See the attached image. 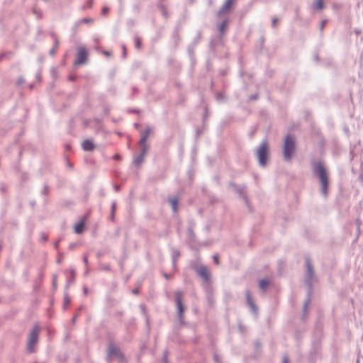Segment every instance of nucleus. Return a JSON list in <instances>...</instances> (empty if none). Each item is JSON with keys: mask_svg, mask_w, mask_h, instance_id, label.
I'll return each mask as SVG.
<instances>
[{"mask_svg": "<svg viewBox=\"0 0 363 363\" xmlns=\"http://www.w3.org/2000/svg\"><path fill=\"white\" fill-rule=\"evenodd\" d=\"M230 23V19L228 17H225L221 23L218 25V30L219 32L220 37L224 35L228 29Z\"/></svg>", "mask_w": 363, "mask_h": 363, "instance_id": "4468645a", "label": "nucleus"}, {"mask_svg": "<svg viewBox=\"0 0 363 363\" xmlns=\"http://www.w3.org/2000/svg\"><path fill=\"white\" fill-rule=\"evenodd\" d=\"M114 189H115V191H118L120 189V186H118V185L114 186Z\"/></svg>", "mask_w": 363, "mask_h": 363, "instance_id": "de8ad7c7", "label": "nucleus"}, {"mask_svg": "<svg viewBox=\"0 0 363 363\" xmlns=\"http://www.w3.org/2000/svg\"><path fill=\"white\" fill-rule=\"evenodd\" d=\"M116 203L114 201V202L112 203L111 211V212H115L116 211Z\"/></svg>", "mask_w": 363, "mask_h": 363, "instance_id": "f704fd0d", "label": "nucleus"}, {"mask_svg": "<svg viewBox=\"0 0 363 363\" xmlns=\"http://www.w3.org/2000/svg\"><path fill=\"white\" fill-rule=\"evenodd\" d=\"M83 261H84V263L86 265V267H88L89 262H88L87 256L86 255H84V257H83Z\"/></svg>", "mask_w": 363, "mask_h": 363, "instance_id": "72a5a7b5", "label": "nucleus"}, {"mask_svg": "<svg viewBox=\"0 0 363 363\" xmlns=\"http://www.w3.org/2000/svg\"><path fill=\"white\" fill-rule=\"evenodd\" d=\"M100 269L101 270H109V267L108 265H106V267H104V265H102L101 267H100Z\"/></svg>", "mask_w": 363, "mask_h": 363, "instance_id": "79ce46f5", "label": "nucleus"}, {"mask_svg": "<svg viewBox=\"0 0 363 363\" xmlns=\"http://www.w3.org/2000/svg\"><path fill=\"white\" fill-rule=\"evenodd\" d=\"M230 186L236 191L237 194H238V195L242 197L244 201H245V203L247 204L248 203V199H247V197L245 194V190L246 189V186L245 185H242L241 186H237L235 184L231 182L230 183Z\"/></svg>", "mask_w": 363, "mask_h": 363, "instance_id": "9d476101", "label": "nucleus"}, {"mask_svg": "<svg viewBox=\"0 0 363 363\" xmlns=\"http://www.w3.org/2000/svg\"><path fill=\"white\" fill-rule=\"evenodd\" d=\"M71 301L69 298L68 294L67 292L65 293L64 295V306L66 307L69 305Z\"/></svg>", "mask_w": 363, "mask_h": 363, "instance_id": "b1692460", "label": "nucleus"}, {"mask_svg": "<svg viewBox=\"0 0 363 363\" xmlns=\"http://www.w3.org/2000/svg\"><path fill=\"white\" fill-rule=\"evenodd\" d=\"M69 79H70L71 81H73V80L74 79V77H72V76H71V77H69Z\"/></svg>", "mask_w": 363, "mask_h": 363, "instance_id": "e2e57ef3", "label": "nucleus"}, {"mask_svg": "<svg viewBox=\"0 0 363 363\" xmlns=\"http://www.w3.org/2000/svg\"><path fill=\"white\" fill-rule=\"evenodd\" d=\"M76 247V243H71L69 246V249L73 250Z\"/></svg>", "mask_w": 363, "mask_h": 363, "instance_id": "c03bdc74", "label": "nucleus"}, {"mask_svg": "<svg viewBox=\"0 0 363 363\" xmlns=\"http://www.w3.org/2000/svg\"><path fill=\"white\" fill-rule=\"evenodd\" d=\"M40 330V328L39 325H35L30 331L28 335L26 346V349L28 353H33L35 352L34 346L38 341Z\"/></svg>", "mask_w": 363, "mask_h": 363, "instance_id": "39448f33", "label": "nucleus"}, {"mask_svg": "<svg viewBox=\"0 0 363 363\" xmlns=\"http://www.w3.org/2000/svg\"><path fill=\"white\" fill-rule=\"evenodd\" d=\"M311 164L313 172L319 178L321 184V193L324 196H327L329 182L327 170L323 164V162L320 160H313L311 162Z\"/></svg>", "mask_w": 363, "mask_h": 363, "instance_id": "f03ea898", "label": "nucleus"}, {"mask_svg": "<svg viewBox=\"0 0 363 363\" xmlns=\"http://www.w3.org/2000/svg\"><path fill=\"white\" fill-rule=\"evenodd\" d=\"M198 275H199L204 281L208 282L210 280L211 274L206 266H201L196 269Z\"/></svg>", "mask_w": 363, "mask_h": 363, "instance_id": "ddd939ff", "label": "nucleus"}, {"mask_svg": "<svg viewBox=\"0 0 363 363\" xmlns=\"http://www.w3.org/2000/svg\"><path fill=\"white\" fill-rule=\"evenodd\" d=\"M52 37L54 38L55 45H54V47H52V48L50 50V52H49L50 55L52 56L55 55V52L59 46V40H58L57 37L56 36V35L53 34Z\"/></svg>", "mask_w": 363, "mask_h": 363, "instance_id": "6ab92c4d", "label": "nucleus"}, {"mask_svg": "<svg viewBox=\"0 0 363 363\" xmlns=\"http://www.w3.org/2000/svg\"><path fill=\"white\" fill-rule=\"evenodd\" d=\"M234 0H225L220 9L217 11L216 16L220 17L223 14L228 13L233 8Z\"/></svg>", "mask_w": 363, "mask_h": 363, "instance_id": "1a4fd4ad", "label": "nucleus"}, {"mask_svg": "<svg viewBox=\"0 0 363 363\" xmlns=\"http://www.w3.org/2000/svg\"><path fill=\"white\" fill-rule=\"evenodd\" d=\"M140 154L137 156H135L133 159V164L137 166H140L143 162L145 155L148 151L149 147H140Z\"/></svg>", "mask_w": 363, "mask_h": 363, "instance_id": "9b49d317", "label": "nucleus"}, {"mask_svg": "<svg viewBox=\"0 0 363 363\" xmlns=\"http://www.w3.org/2000/svg\"><path fill=\"white\" fill-rule=\"evenodd\" d=\"M77 315H75L72 318V322L74 323L77 319Z\"/></svg>", "mask_w": 363, "mask_h": 363, "instance_id": "5fc2aeb1", "label": "nucleus"}, {"mask_svg": "<svg viewBox=\"0 0 363 363\" xmlns=\"http://www.w3.org/2000/svg\"><path fill=\"white\" fill-rule=\"evenodd\" d=\"M305 264L306 267V272L305 274V284L308 288V298H306L303 304V318H306L307 316V311L311 303V294L313 283L316 281L314 268L309 257H305Z\"/></svg>", "mask_w": 363, "mask_h": 363, "instance_id": "f257e3e1", "label": "nucleus"}, {"mask_svg": "<svg viewBox=\"0 0 363 363\" xmlns=\"http://www.w3.org/2000/svg\"><path fill=\"white\" fill-rule=\"evenodd\" d=\"M164 277L167 279H169L170 278L169 275H168L166 273H164Z\"/></svg>", "mask_w": 363, "mask_h": 363, "instance_id": "864d4df0", "label": "nucleus"}, {"mask_svg": "<svg viewBox=\"0 0 363 363\" xmlns=\"http://www.w3.org/2000/svg\"><path fill=\"white\" fill-rule=\"evenodd\" d=\"M114 218H115V212L111 211V215H110L111 220L114 221Z\"/></svg>", "mask_w": 363, "mask_h": 363, "instance_id": "ea45409f", "label": "nucleus"}, {"mask_svg": "<svg viewBox=\"0 0 363 363\" xmlns=\"http://www.w3.org/2000/svg\"><path fill=\"white\" fill-rule=\"evenodd\" d=\"M133 293L135 294H137L138 293V289H134L133 291Z\"/></svg>", "mask_w": 363, "mask_h": 363, "instance_id": "13d9d810", "label": "nucleus"}, {"mask_svg": "<svg viewBox=\"0 0 363 363\" xmlns=\"http://www.w3.org/2000/svg\"><path fill=\"white\" fill-rule=\"evenodd\" d=\"M245 297H246L247 303L249 305V306L251 308V310L255 313L257 312V308L256 305L255 304V303L253 302V301L252 299L250 291L247 290L245 291Z\"/></svg>", "mask_w": 363, "mask_h": 363, "instance_id": "2eb2a0df", "label": "nucleus"}, {"mask_svg": "<svg viewBox=\"0 0 363 363\" xmlns=\"http://www.w3.org/2000/svg\"><path fill=\"white\" fill-rule=\"evenodd\" d=\"M282 363H289V359L287 356L283 357Z\"/></svg>", "mask_w": 363, "mask_h": 363, "instance_id": "4c0bfd02", "label": "nucleus"}, {"mask_svg": "<svg viewBox=\"0 0 363 363\" xmlns=\"http://www.w3.org/2000/svg\"><path fill=\"white\" fill-rule=\"evenodd\" d=\"M132 112H133V113H138V111H136V110L132 111Z\"/></svg>", "mask_w": 363, "mask_h": 363, "instance_id": "69168bd1", "label": "nucleus"}, {"mask_svg": "<svg viewBox=\"0 0 363 363\" xmlns=\"http://www.w3.org/2000/svg\"><path fill=\"white\" fill-rule=\"evenodd\" d=\"M135 46L138 49H140V47H141V42H140V40L139 38L136 37L135 38Z\"/></svg>", "mask_w": 363, "mask_h": 363, "instance_id": "393cba45", "label": "nucleus"}, {"mask_svg": "<svg viewBox=\"0 0 363 363\" xmlns=\"http://www.w3.org/2000/svg\"><path fill=\"white\" fill-rule=\"evenodd\" d=\"M70 277H67L66 288H68L70 285L73 284L75 281V269L74 268L69 269Z\"/></svg>", "mask_w": 363, "mask_h": 363, "instance_id": "f3484780", "label": "nucleus"}, {"mask_svg": "<svg viewBox=\"0 0 363 363\" xmlns=\"http://www.w3.org/2000/svg\"><path fill=\"white\" fill-rule=\"evenodd\" d=\"M18 84H22L23 82V79L20 78L18 81Z\"/></svg>", "mask_w": 363, "mask_h": 363, "instance_id": "6e6d98bb", "label": "nucleus"}, {"mask_svg": "<svg viewBox=\"0 0 363 363\" xmlns=\"http://www.w3.org/2000/svg\"><path fill=\"white\" fill-rule=\"evenodd\" d=\"M60 240H58L55 243V247L57 250L58 247H59V244H60Z\"/></svg>", "mask_w": 363, "mask_h": 363, "instance_id": "37998d69", "label": "nucleus"}, {"mask_svg": "<svg viewBox=\"0 0 363 363\" xmlns=\"http://www.w3.org/2000/svg\"><path fill=\"white\" fill-rule=\"evenodd\" d=\"M326 23V20H323L321 21L320 24V26H319V28L320 30L322 31L325 27V25Z\"/></svg>", "mask_w": 363, "mask_h": 363, "instance_id": "c756f323", "label": "nucleus"}, {"mask_svg": "<svg viewBox=\"0 0 363 363\" xmlns=\"http://www.w3.org/2000/svg\"><path fill=\"white\" fill-rule=\"evenodd\" d=\"M10 55V53H9ZM8 55L6 53H1L0 55V62L2 60L3 58L6 57Z\"/></svg>", "mask_w": 363, "mask_h": 363, "instance_id": "58836bf2", "label": "nucleus"}, {"mask_svg": "<svg viewBox=\"0 0 363 363\" xmlns=\"http://www.w3.org/2000/svg\"><path fill=\"white\" fill-rule=\"evenodd\" d=\"M269 284V281L267 279H261L259 283V288L262 290H266L267 287Z\"/></svg>", "mask_w": 363, "mask_h": 363, "instance_id": "5701e85b", "label": "nucleus"}, {"mask_svg": "<svg viewBox=\"0 0 363 363\" xmlns=\"http://www.w3.org/2000/svg\"><path fill=\"white\" fill-rule=\"evenodd\" d=\"M169 201L172 206V208L174 213L177 211L178 208V203H179V199L176 197L170 198L169 199Z\"/></svg>", "mask_w": 363, "mask_h": 363, "instance_id": "412c9836", "label": "nucleus"}, {"mask_svg": "<svg viewBox=\"0 0 363 363\" xmlns=\"http://www.w3.org/2000/svg\"><path fill=\"white\" fill-rule=\"evenodd\" d=\"M296 150V138L287 134L283 140V157L285 161L290 162Z\"/></svg>", "mask_w": 363, "mask_h": 363, "instance_id": "7ed1b4c3", "label": "nucleus"}, {"mask_svg": "<svg viewBox=\"0 0 363 363\" xmlns=\"http://www.w3.org/2000/svg\"><path fill=\"white\" fill-rule=\"evenodd\" d=\"M357 363H359V361L357 362Z\"/></svg>", "mask_w": 363, "mask_h": 363, "instance_id": "774afa93", "label": "nucleus"}, {"mask_svg": "<svg viewBox=\"0 0 363 363\" xmlns=\"http://www.w3.org/2000/svg\"><path fill=\"white\" fill-rule=\"evenodd\" d=\"M118 157H119V156H118V155H116L114 156V157H115V158H118Z\"/></svg>", "mask_w": 363, "mask_h": 363, "instance_id": "338daca9", "label": "nucleus"}, {"mask_svg": "<svg viewBox=\"0 0 363 363\" xmlns=\"http://www.w3.org/2000/svg\"><path fill=\"white\" fill-rule=\"evenodd\" d=\"M250 99L251 100H255V99H257V96L256 95H252V96H250Z\"/></svg>", "mask_w": 363, "mask_h": 363, "instance_id": "49530a36", "label": "nucleus"}, {"mask_svg": "<svg viewBox=\"0 0 363 363\" xmlns=\"http://www.w3.org/2000/svg\"><path fill=\"white\" fill-rule=\"evenodd\" d=\"M160 9H161L162 15L167 17L168 15H167L166 8L164 6H161Z\"/></svg>", "mask_w": 363, "mask_h": 363, "instance_id": "cd10ccee", "label": "nucleus"}, {"mask_svg": "<svg viewBox=\"0 0 363 363\" xmlns=\"http://www.w3.org/2000/svg\"><path fill=\"white\" fill-rule=\"evenodd\" d=\"M91 1H92V0H89V5H88V6H89V8H91V4H92V3H91Z\"/></svg>", "mask_w": 363, "mask_h": 363, "instance_id": "bf43d9fd", "label": "nucleus"}, {"mask_svg": "<svg viewBox=\"0 0 363 363\" xmlns=\"http://www.w3.org/2000/svg\"><path fill=\"white\" fill-rule=\"evenodd\" d=\"M313 9L315 10H322L325 7V4L323 0H315L313 6Z\"/></svg>", "mask_w": 363, "mask_h": 363, "instance_id": "a211bd4d", "label": "nucleus"}, {"mask_svg": "<svg viewBox=\"0 0 363 363\" xmlns=\"http://www.w3.org/2000/svg\"><path fill=\"white\" fill-rule=\"evenodd\" d=\"M83 291H84V295H87V294H88V289L86 286H84L83 288Z\"/></svg>", "mask_w": 363, "mask_h": 363, "instance_id": "a18cd8bd", "label": "nucleus"}, {"mask_svg": "<svg viewBox=\"0 0 363 363\" xmlns=\"http://www.w3.org/2000/svg\"><path fill=\"white\" fill-rule=\"evenodd\" d=\"M356 224H357V227H358V226H359V227H360L361 222H360V220H359V219H357V220H356Z\"/></svg>", "mask_w": 363, "mask_h": 363, "instance_id": "603ef678", "label": "nucleus"}, {"mask_svg": "<svg viewBox=\"0 0 363 363\" xmlns=\"http://www.w3.org/2000/svg\"><path fill=\"white\" fill-rule=\"evenodd\" d=\"M108 11V8L107 7H104L102 9V11H101V13L102 15H106L107 13V12Z\"/></svg>", "mask_w": 363, "mask_h": 363, "instance_id": "c9c22d12", "label": "nucleus"}, {"mask_svg": "<svg viewBox=\"0 0 363 363\" xmlns=\"http://www.w3.org/2000/svg\"><path fill=\"white\" fill-rule=\"evenodd\" d=\"M139 125H139L138 123H135V126L136 128H138V127H139Z\"/></svg>", "mask_w": 363, "mask_h": 363, "instance_id": "0e129e2a", "label": "nucleus"}, {"mask_svg": "<svg viewBox=\"0 0 363 363\" xmlns=\"http://www.w3.org/2000/svg\"><path fill=\"white\" fill-rule=\"evenodd\" d=\"M88 61V51L85 47L79 48L74 65L79 66L85 65Z\"/></svg>", "mask_w": 363, "mask_h": 363, "instance_id": "0eeeda50", "label": "nucleus"}, {"mask_svg": "<svg viewBox=\"0 0 363 363\" xmlns=\"http://www.w3.org/2000/svg\"><path fill=\"white\" fill-rule=\"evenodd\" d=\"M357 236H359V233H360V227H359V226H358V227H357ZM357 238H358V237H357Z\"/></svg>", "mask_w": 363, "mask_h": 363, "instance_id": "3c124183", "label": "nucleus"}, {"mask_svg": "<svg viewBox=\"0 0 363 363\" xmlns=\"http://www.w3.org/2000/svg\"><path fill=\"white\" fill-rule=\"evenodd\" d=\"M151 128L147 127L144 131L141 132V137L138 141V145L140 147H149L147 144V138L150 135Z\"/></svg>", "mask_w": 363, "mask_h": 363, "instance_id": "f8f14e48", "label": "nucleus"}, {"mask_svg": "<svg viewBox=\"0 0 363 363\" xmlns=\"http://www.w3.org/2000/svg\"><path fill=\"white\" fill-rule=\"evenodd\" d=\"M218 258H219V257H218V255H214L213 256V260H214V262H215V263H216V264H219V259H218Z\"/></svg>", "mask_w": 363, "mask_h": 363, "instance_id": "473e14b6", "label": "nucleus"}, {"mask_svg": "<svg viewBox=\"0 0 363 363\" xmlns=\"http://www.w3.org/2000/svg\"><path fill=\"white\" fill-rule=\"evenodd\" d=\"M163 361L164 363L168 362V352L167 350L163 353Z\"/></svg>", "mask_w": 363, "mask_h": 363, "instance_id": "bb28decb", "label": "nucleus"}, {"mask_svg": "<svg viewBox=\"0 0 363 363\" xmlns=\"http://www.w3.org/2000/svg\"><path fill=\"white\" fill-rule=\"evenodd\" d=\"M268 142L267 140L262 141L257 150V157L261 167H265L268 158Z\"/></svg>", "mask_w": 363, "mask_h": 363, "instance_id": "20e7f679", "label": "nucleus"}, {"mask_svg": "<svg viewBox=\"0 0 363 363\" xmlns=\"http://www.w3.org/2000/svg\"><path fill=\"white\" fill-rule=\"evenodd\" d=\"M81 23H88L93 22V20L91 18H82L80 21Z\"/></svg>", "mask_w": 363, "mask_h": 363, "instance_id": "a878e982", "label": "nucleus"}, {"mask_svg": "<svg viewBox=\"0 0 363 363\" xmlns=\"http://www.w3.org/2000/svg\"><path fill=\"white\" fill-rule=\"evenodd\" d=\"M23 177L24 179H28V174L25 173L23 174Z\"/></svg>", "mask_w": 363, "mask_h": 363, "instance_id": "8fccbe9b", "label": "nucleus"}, {"mask_svg": "<svg viewBox=\"0 0 363 363\" xmlns=\"http://www.w3.org/2000/svg\"><path fill=\"white\" fill-rule=\"evenodd\" d=\"M55 280H56V277L54 276V282H53L54 286H55V285H56Z\"/></svg>", "mask_w": 363, "mask_h": 363, "instance_id": "680f3d73", "label": "nucleus"}, {"mask_svg": "<svg viewBox=\"0 0 363 363\" xmlns=\"http://www.w3.org/2000/svg\"><path fill=\"white\" fill-rule=\"evenodd\" d=\"M84 220H81L79 221V223H77L75 226H74V232L77 233V234H80L83 232L84 230Z\"/></svg>", "mask_w": 363, "mask_h": 363, "instance_id": "aec40b11", "label": "nucleus"}, {"mask_svg": "<svg viewBox=\"0 0 363 363\" xmlns=\"http://www.w3.org/2000/svg\"><path fill=\"white\" fill-rule=\"evenodd\" d=\"M102 53L107 57H110L111 55V53L109 51H103Z\"/></svg>", "mask_w": 363, "mask_h": 363, "instance_id": "a19ab883", "label": "nucleus"}, {"mask_svg": "<svg viewBox=\"0 0 363 363\" xmlns=\"http://www.w3.org/2000/svg\"><path fill=\"white\" fill-rule=\"evenodd\" d=\"M180 256V252L178 250H174L172 252V263L175 266L179 257Z\"/></svg>", "mask_w": 363, "mask_h": 363, "instance_id": "4be33fe9", "label": "nucleus"}, {"mask_svg": "<svg viewBox=\"0 0 363 363\" xmlns=\"http://www.w3.org/2000/svg\"><path fill=\"white\" fill-rule=\"evenodd\" d=\"M82 149L84 151H92L95 146L94 143L91 140H85L82 144Z\"/></svg>", "mask_w": 363, "mask_h": 363, "instance_id": "dca6fc26", "label": "nucleus"}, {"mask_svg": "<svg viewBox=\"0 0 363 363\" xmlns=\"http://www.w3.org/2000/svg\"><path fill=\"white\" fill-rule=\"evenodd\" d=\"M126 57V48L125 45H123V57L125 58Z\"/></svg>", "mask_w": 363, "mask_h": 363, "instance_id": "e433bc0d", "label": "nucleus"}, {"mask_svg": "<svg viewBox=\"0 0 363 363\" xmlns=\"http://www.w3.org/2000/svg\"><path fill=\"white\" fill-rule=\"evenodd\" d=\"M43 239L45 241H46V240H48V238H47V236H45V235H43Z\"/></svg>", "mask_w": 363, "mask_h": 363, "instance_id": "052dcab7", "label": "nucleus"}, {"mask_svg": "<svg viewBox=\"0 0 363 363\" xmlns=\"http://www.w3.org/2000/svg\"><path fill=\"white\" fill-rule=\"evenodd\" d=\"M213 359L216 363H220V359L218 354H215L213 355Z\"/></svg>", "mask_w": 363, "mask_h": 363, "instance_id": "7c9ffc66", "label": "nucleus"}, {"mask_svg": "<svg viewBox=\"0 0 363 363\" xmlns=\"http://www.w3.org/2000/svg\"><path fill=\"white\" fill-rule=\"evenodd\" d=\"M62 262V259L61 258H59L57 259V264H60Z\"/></svg>", "mask_w": 363, "mask_h": 363, "instance_id": "4d7b16f0", "label": "nucleus"}, {"mask_svg": "<svg viewBox=\"0 0 363 363\" xmlns=\"http://www.w3.org/2000/svg\"><path fill=\"white\" fill-rule=\"evenodd\" d=\"M89 268L88 267H86V269L84 272V276H87L89 274Z\"/></svg>", "mask_w": 363, "mask_h": 363, "instance_id": "09e8293b", "label": "nucleus"}, {"mask_svg": "<svg viewBox=\"0 0 363 363\" xmlns=\"http://www.w3.org/2000/svg\"><path fill=\"white\" fill-rule=\"evenodd\" d=\"M278 19L277 18H274L272 21V26L274 28H277V23Z\"/></svg>", "mask_w": 363, "mask_h": 363, "instance_id": "c85d7f7f", "label": "nucleus"}, {"mask_svg": "<svg viewBox=\"0 0 363 363\" xmlns=\"http://www.w3.org/2000/svg\"><path fill=\"white\" fill-rule=\"evenodd\" d=\"M48 192V186L47 185H45L44 188H43V189L42 191V194H44V195H47Z\"/></svg>", "mask_w": 363, "mask_h": 363, "instance_id": "2f4dec72", "label": "nucleus"}, {"mask_svg": "<svg viewBox=\"0 0 363 363\" xmlns=\"http://www.w3.org/2000/svg\"><path fill=\"white\" fill-rule=\"evenodd\" d=\"M113 356L120 360L124 359V355L121 352L120 349L113 343H109L108 346L107 359L109 360V359Z\"/></svg>", "mask_w": 363, "mask_h": 363, "instance_id": "6e6552de", "label": "nucleus"}, {"mask_svg": "<svg viewBox=\"0 0 363 363\" xmlns=\"http://www.w3.org/2000/svg\"><path fill=\"white\" fill-rule=\"evenodd\" d=\"M184 293L182 291H176L174 292L175 303L177 310L178 319L182 321L185 311V307L183 305Z\"/></svg>", "mask_w": 363, "mask_h": 363, "instance_id": "423d86ee", "label": "nucleus"}]
</instances>
